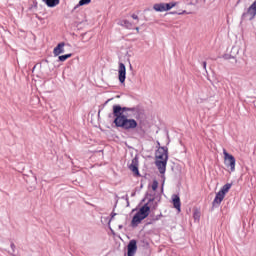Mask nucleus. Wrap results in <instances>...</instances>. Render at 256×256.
I'll list each match as a JSON object with an SVG mask.
<instances>
[{
	"mask_svg": "<svg viewBox=\"0 0 256 256\" xmlns=\"http://www.w3.org/2000/svg\"><path fill=\"white\" fill-rule=\"evenodd\" d=\"M135 253H137V241L131 240L128 244V256H135Z\"/></svg>",
	"mask_w": 256,
	"mask_h": 256,
	"instance_id": "obj_7",
	"label": "nucleus"
},
{
	"mask_svg": "<svg viewBox=\"0 0 256 256\" xmlns=\"http://www.w3.org/2000/svg\"><path fill=\"white\" fill-rule=\"evenodd\" d=\"M121 27H125V29H133V23L129 20H120L118 23Z\"/></svg>",
	"mask_w": 256,
	"mask_h": 256,
	"instance_id": "obj_13",
	"label": "nucleus"
},
{
	"mask_svg": "<svg viewBox=\"0 0 256 256\" xmlns=\"http://www.w3.org/2000/svg\"><path fill=\"white\" fill-rule=\"evenodd\" d=\"M229 189H231V184H225L222 189L220 190V192L224 193V195H226L227 193H229Z\"/></svg>",
	"mask_w": 256,
	"mask_h": 256,
	"instance_id": "obj_17",
	"label": "nucleus"
},
{
	"mask_svg": "<svg viewBox=\"0 0 256 256\" xmlns=\"http://www.w3.org/2000/svg\"><path fill=\"white\" fill-rule=\"evenodd\" d=\"M256 16V0L251 4V6L247 9L246 12L242 14V18L249 17V21H253Z\"/></svg>",
	"mask_w": 256,
	"mask_h": 256,
	"instance_id": "obj_4",
	"label": "nucleus"
},
{
	"mask_svg": "<svg viewBox=\"0 0 256 256\" xmlns=\"http://www.w3.org/2000/svg\"><path fill=\"white\" fill-rule=\"evenodd\" d=\"M149 213H151V207L149 206V203H146L133 216L131 221L132 227H137L143 219H147V217H149Z\"/></svg>",
	"mask_w": 256,
	"mask_h": 256,
	"instance_id": "obj_2",
	"label": "nucleus"
},
{
	"mask_svg": "<svg viewBox=\"0 0 256 256\" xmlns=\"http://www.w3.org/2000/svg\"><path fill=\"white\" fill-rule=\"evenodd\" d=\"M53 53H54L55 57H59V55H61V53H65V44H64V42L59 43L54 48Z\"/></svg>",
	"mask_w": 256,
	"mask_h": 256,
	"instance_id": "obj_11",
	"label": "nucleus"
},
{
	"mask_svg": "<svg viewBox=\"0 0 256 256\" xmlns=\"http://www.w3.org/2000/svg\"><path fill=\"white\" fill-rule=\"evenodd\" d=\"M11 248L14 249L15 248V244L12 243L11 244Z\"/></svg>",
	"mask_w": 256,
	"mask_h": 256,
	"instance_id": "obj_25",
	"label": "nucleus"
},
{
	"mask_svg": "<svg viewBox=\"0 0 256 256\" xmlns=\"http://www.w3.org/2000/svg\"><path fill=\"white\" fill-rule=\"evenodd\" d=\"M72 54H65L58 57L59 61H67V59L71 58Z\"/></svg>",
	"mask_w": 256,
	"mask_h": 256,
	"instance_id": "obj_19",
	"label": "nucleus"
},
{
	"mask_svg": "<svg viewBox=\"0 0 256 256\" xmlns=\"http://www.w3.org/2000/svg\"><path fill=\"white\" fill-rule=\"evenodd\" d=\"M204 69H207V62H203Z\"/></svg>",
	"mask_w": 256,
	"mask_h": 256,
	"instance_id": "obj_23",
	"label": "nucleus"
},
{
	"mask_svg": "<svg viewBox=\"0 0 256 256\" xmlns=\"http://www.w3.org/2000/svg\"><path fill=\"white\" fill-rule=\"evenodd\" d=\"M153 201H155V199L152 198L149 200V203H153Z\"/></svg>",
	"mask_w": 256,
	"mask_h": 256,
	"instance_id": "obj_24",
	"label": "nucleus"
},
{
	"mask_svg": "<svg viewBox=\"0 0 256 256\" xmlns=\"http://www.w3.org/2000/svg\"><path fill=\"white\" fill-rule=\"evenodd\" d=\"M153 9L160 13H163V11H165V3L154 4Z\"/></svg>",
	"mask_w": 256,
	"mask_h": 256,
	"instance_id": "obj_15",
	"label": "nucleus"
},
{
	"mask_svg": "<svg viewBox=\"0 0 256 256\" xmlns=\"http://www.w3.org/2000/svg\"><path fill=\"white\" fill-rule=\"evenodd\" d=\"M135 30L137 31V33H139V27H136Z\"/></svg>",
	"mask_w": 256,
	"mask_h": 256,
	"instance_id": "obj_26",
	"label": "nucleus"
},
{
	"mask_svg": "<svg viewBox=\"0 0 256 256\" xmlns=\"http://www.w3.org/2000/svg\"><path fill=\"white\" fill-rule=\"evenodd\" d=\"M223 155H224V164L225 166L230 169L231 173L235 171V156L231 155L227 152L226 149H223Z\"/></svg>",
	"mask_w": 256,
	"mask_h": 256,
	"instance_id": "obj_3",
	"label": "nucleus"
},
{
	"mask_svg": "<svg viewBox=\"0 0 256 256\" xmlns=\"http://www.w3.org/2000/svg\"><path fill=\"white\" fill-rule=\"evenodd\" d=\"M106 103H109V100H106Z\"/></svg>",
	"mask_w": 256,
	"mask_h": 256,
	"instance_id": "obj_28",
	"label": "nucleus"
},
{
	"mask_svg": "<svg viewBox=\"0 0 256 256\" xmlns=\"http://www.w3.org/2000/svg\"><path fill=\"white\" fill-rule=\"evenodd\" d=\"M157 187H159V183H158L157 181H154V182L152 183V189H153L154 191H157Z\"/></svg>",
	"mask_w": 256,
	"mask_h": 256,
	"instance_id": "obj_21",
	"label": "nucleus"
},
{
	"mask_svg": "<svg viewBox=\"0 0 256 256\" xmlns=\"http://www.w3.org/2000/svg\"><path fill=\"white\" fill-rule=\"evenodd\" d=\"M223 199H225V192H221L219 191L216 194L215 199L213 200V207H219L221 205V202L223 201Z\"/></svg>",
	"mask_w": 256,
	"mask_h": 256,
	"instance_id": "obj_9",
	"label": "nucleus"
},
{
	"mask_svg": "<svg viewBox=\"0 0 256 256\" xmlns=\"http://www.w3.org/2000/svg\"><path fill=\"white\" fill-rule=\"evenodd\" d=\"M169 159V153L167 148L160 147L156 151V161H167Z\"/></svg>",
	"mask_w": 256,
	"mask_h": 256,
	"instance_id": "obj_5",
	"label": "nucleus"
},
{
	"mask_svg": "<svg viewBox=\"0 0 256 256\" xmlns=\"http://www.w3.org/2000/svg\"><path fill=\"white\" fill-rule=\"evenodd\" d=\"M177 5V2H172V3H164V9L165 11H171L173 7Z\"/></svg>",
	"mask_w": 256,
	"mask_h": 256,
	"instance_id": "obj_16",
	"label": "nucleus"
},
{
	"mask_svg": "<svg viewBox=\"0 0 256 256\" xmlns=\"http://www.w3.org/2000/svg\"><path fill=\"white\" fill-rule=\"evenodd\" d=\"M131 17H132V19L137 21V23H139V16H137L136 14H132Z\"/></svg>",
	"mask_w": 256,
	"mask_h": 256,
	"instance_id": "obj_22",
	"label": "nucleus"
},
{
	"mask_svg": "<svg viewBox=\"0 0 256 256\" xmlns=\"http://www.w3.org/2000/svg\"><path fill=\"white\" fill-rule=\"evenodd\" d=\"M193 217H194L195 221H199V219L201 217V212H199V210H195L193 213Z\"/></svg>",
	"mask_w": 256,
	"mask_h": 256,
	"instance_id": "obj_20",
	"label": "nucleus"
},
{
	"mask_svg": "<svg viewBox=\"0 0 256 256\" xmlns=\"http://www.w3.org/2000/svg\"><path fill=\"white\" fill-rule=\"evenodd\" d=\"M119 229H123V225H119Z\"/></svg>",
	"mask_w": 256,
	"mask_h": 256,
	"instance_id": "obj_27",
	"label": "nucleus"
},
{
	"mask_svg": "<svg viewBox=\"0 0 256 256\" xmlns=\"http://www.w3.org/2000/svg\"><path fill=\"white\" fill-rule=\"evenodd\" d=\"M156 167L158 168L159 173H165L167 169V160H156Z\"/></svg>",
	"mask_w": 256,
	"mask_h": 256,
	"instance_id": "obj_10",
	"label": "nucleus"
},
{
	"mask_svg": "<svg viewBox=\"0 0 256 256\" xmlns=\"http://www.w3.org/2000/svg\"><path fill=\"white\" fill-rule=\"evenodd\" d=\"M127 68H125V64L119 63V70H118V79L120 83H125V79H127Z\"/></svg>",
	"mask_w": 256,
	"mask_h": 256,
	"instance_id": "obj_6",
	"label": "nucleus"
},
{
	"mask_svg": "<svg viewBox=\"0 0 256 256\" xmlns=\"http://www.w3.org/2000/svg\"><path fill=\"white\" fill-rule=\"evenodd\" d=\"M125 111H131L137 113V108L121 107L119 105L113 106V115L115 117L114 124L116 127H120L125 131H131L137 129V120L129 118V116L123 114Z\"/></svg>",
	"mask_w": 256,
	"mask_h": 256,
	"instance_id": "obj_1",
	"label": "nucleus"
},
{
	"mask_svg": "<svg viewBox=\"0 0 256 256\" xmlns=\"http://www.w3.org/2000/svg\"><path fill=\"white\" fill-rule=\"evenodd\" d=\"M44 3H46L47 7H57L59 3L61 2L60 0H42Z\"/></svg>",
	"mask_w": 256,
	"mask_h": 256,
	"instance_id": "obj_14",
	"label": "nucleus"
},
{
	"mask_svg": "<svg viewBox=\"0 0 256 256\" xmlns=\"http://www.w3.org/2000/svg\"><path fill=\"white\" fill-rule=\"evenodd\" d=\"M129 169L134 173V175H139V160H137V158L132 159Z\"/></svg>",
	"mask_w": 256,
	"mask_h": 256,
	"instance_id": "obj_8",
	"label": "nucleus"
},
{
	"mask_svg": "<svg viewBox=\"0 0 256 256\" xmlns=\"http://www.w3.org/2000/svg\"><path fill=\"white\" fill-rule=\"evenodd\" d=\"M91 3V0H80L78 5L74 7V9H77V7H83V5H89Z\"/></svg>",
	"mask_w": 256,
	"mask_h": 256,
	"instance_id": "obj_18",
	"label": "nucleus"
},
{
	"mask_svg": "<svg viewBox=\"0 0 256 256\" xmlns=\"http://www.w3.org/2000/svg\"><path fill=\"white\" fill-rule=\"evenodd\" d=\"M106 103H109V100H106Z\"/></svg>",
	"mask_w": 256,
	"mask_h": 256,
	"instance_id": "obj_29",
	"label": "nucleus"
},
{
	"mask_svg": "<svg viewBox=\"0 0 256 256\" xmlns=\"http://www.w3.org/2000/svg\"><path fill=\"white\" fill-rule=\"evenodd\" d=\"M173 206L177 211H181V198L177 195H174L173 197Z\"/></svg>",
	"mask_w": 256,
	"mask_h": 256,
	"instance_id": "obj_12",
	"label": "nucleus"
}]
</instances>
